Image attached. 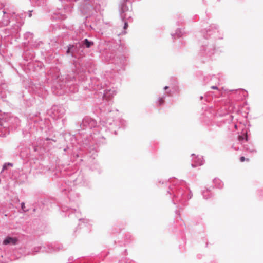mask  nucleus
I'll return each instance as SVG.
<instances>
[{
    "label": "nucleus",
    "instance_id": "nucleus-1",
    "mask_svg": "<svg viewBox=\"0 0 263 263\" xmlns=\"http://www.w3.org/2000/svg\"><path fill=\"white\" fill-rule=\"evenodd\" d=\"M17 242V239L15 237H7L3 241V244L7 245H15Z\"/></svg>",
    "mask_w": 263,
    "mask_h": 263
},
{
    "label": "nucleus",
    "instance_id": "nucleus-2",
    "mask_svg": "<svg viewBox=\"0 0 263 263\" xmlns=\"http://www.w3.org/2000/svg\"><path fill=\"white\" fill-rule=\"evenodd\" d=\"M197 164H196V165H193L192 164V166L193 167H196V166H201L202 165H203V159L202 158H199L198 159V161L197 162Z\"/></svg>",
    "mask_w": 263,
    "mask_h": 263
},
{
    "label": "nucleus",
    "instance_id": "nucleus-3",
    "mask_svg": "<svg viewBox=\"0 0 263 263\" xmlns=\"http://www.w3.org/2000/svg\"><path fill=\"white\" fill-rule=\"evenodd\" d=\"M84 44L87 48H89L93 44L92 42H89L87 39L84 40Z\"/></svg>",
    "mask_w": 263,
    "mask_h": 263
},
{
    "label": "nucleus",
    "instance_id": "nucleus-4",
    "mask_svg": "<svg viewBox=\"0 0 263 263\" xmlns=\"http://www.w3.org/2000/svg\"><path fill=\"white\" fill-rule=\"evenodd\" d=\"M240 161L241 162H244L245 161H246L247 162H249L250 161V159L249 158H246L245 157L242 156V157H241L240 158Z\"/></svg>",
    "mask_w": 263,
    "mask_h": 263
},
{
    "label": "nucleus",
    "instance_id": "nucleus-5",
    "mask_svg": "<svg viewBox=\"0 0 263 263\" xmlns=\"http://www.w3.org/2000/svg\"><path fill=\"white\" fill-rule=\"evenodd\" d=\"M164 98L161 97V98H159L158 103H159V105L163 104L164 103Z\"/></svg>",
    "mask_w": 263,
    "mask_h": 263
},
{
    "label": "nucleus",
    "instance_id": "nucleus-6",
    "mask_svg": "<svg viewBox=\"0 0 263 263\" xmlns=\"http://www.w3.org/2000/svg\"><path fill=\"white\" fill-rule=\"evenodd\" d=\"M8 166H12V164L10 163H6L3 166V170H4L5 169H7V167H8Z\"/></svg>",
    "mask_w": 263,
    "mask_h": 263
},
{
    "label": "nucleus",
    "instance_id": "nucleus-7",
    "mask_svg": "<svg viewBox=\"0 0 263 263\" xmlns=\"http://www.w3.org/2000/svg\"><path fill=\"white\" fill-rule=\"evenodd\" d=\"M21 208H22V209L24 212H25V211H27V210H26V209H25V204H24V203H23H23H21Z\"/></svg>",
    "mask_w": 263,
    "mask_h": 263
},
{
    "label": "nucleus",
    "instance_id": "nucleus-8",
    "mask_svg": "<svg viewBox=\"0 0 263 263\" xmlns=\"http://www.w3.org/2000/svg\"><path fill=\"white\" fill-rule=\"evenodd\" d=\"M127 27H128V24L127 22H125L124 26V29H126Z\"/></svg>",
    "mask_w": 263,
    "mask_h": 263
},
{
    "label": "nucleus",
    "instance_id": "nucleus-9",
    "mask_svg": "<svg viewBox=\"0 0 263 263\" xmlns=\"http://www.w3.org/2000/svg\"><path fill=\"white\" fill-rule=\"evenodd\" d=\"M238 139H239V140H240V141H241V140H243V136H239L238 137Z\"/></svg>",
    "mask_w": 263,
    "mask_h": 263
},
{
    "label": "nucleus",
    "instance_id": "nucleus-10",
    "mask_svg": "<svg viewBox=\"0 0 263 263\" xmlns=\"http://www.w3.org/2000/svg\"><path fill=\"white\" fill-rule=\"evenodd\" d=\"M211 88L213 89H217L218 88L216 86H212Z\"/></svg>",
    "mask_w": 263,
    "mask_h": 263
},
{
    "label": "nucleus",
    "instance_id": "nucleus-11",
    "mask_svg": "<svg viewBox=\"0 0 263 263\" xmlns=\"http://www.w3.org/2000/svg\"><path fill=\"white\" fill-rule=\"evenodd\" d=\"M168 86H165V87H164V89L165 90H166V89H168Z\"/></svg>",
    "mask_w": 263,
    "mask_h": 263
},
{
    "label": "nucleus",
    "instance_id": "nucleus-12",
    "mask_svg": "<svg viewBox=\"0 0 263 263\" xmlns=\"http://www.w3.org/2000/svg\"><path fill=\"white\" fill-rule=\"evenodd\" d=\"M67 53L69 52V49H68L67 51Z\"/></svg>",
    "mask_w": 263,
    "mask_h": 263
}]
</instances>
